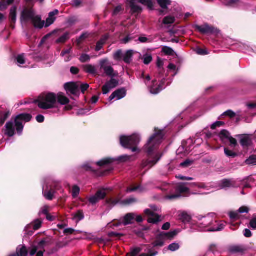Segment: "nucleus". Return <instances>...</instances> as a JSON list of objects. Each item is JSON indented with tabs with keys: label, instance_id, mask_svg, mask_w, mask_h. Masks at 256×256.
Instances as JSON below:
<instances>
[{
	"label": "nucleus",
	"instance_id": "nucleus-1",
	"mask_svg": "<svg viewBox=\"0 0 256 256\" xmlns=\"http://www.w3.org/2000/svg\"><path fill=\"white\" fill-rule=\"evenodd\" d=\"M164 134L162 132L158 130L148 140L147 144L144 147L145 152L148 156V159L142 162L144 167H148L149 168L154 166L160 159L162 154L156 152H155L158 146L161 143Z\"/></svg>",
	"mask_w": 256,
	"mask_h": 256
},
{
	"label": "nucleus",
	"instance_id": "nucleus-2",
	"mask_svg": "<svg viewBox=\"0 0 256 256\" xmlns=\"http://www.w3.org/2000/svg\"><path fill=\"white\" fill-rule=\"evenodd\" d=\"M70 100L64 94L60 92L58 94L48 93L44 94L38 98L36 100L39 108L47 110L57 108V105H66Z\"/></svg>",
	"mask_w": 256,
	"mask_h": 256
},
{
	"label": "nucleus",
	"instance_id": "nucleus-3",
	"mask_svg": "<svg viewBox=\"0 0 256 256\" xmlns=\"http://www.w3.org/2000/svg\"><path fill=\"white\" fill-rule=\"evenodd\" d=\"M32 116L30 114H22L18 115L14 120L8 122L6 125L4 134L8 136H12L16 130L18 134H21L23 128L24 122H30Z\"/></svg>",
	"mask_w": 256,
	"mask_h": 256
},
{
	"label": "nucleus",
	"instance_id": "nucleus-4",
	"mask_svg": "<svg viewBox=\"0 0 256 256\" xmlns=\"http://www.w3.org/2000/svg\"><path fill=\"white\" fill-rule=\"evenodd\" d=\"M186 184L181 183L176 185L175 187L176 192L174 194H170L164 197L165 200H172L181 196L182 194H188L190 192V189L186 186ZM188 184L191 188L198 187V188H206V185L204 184L200 183H188Z\"/></svg>",
	"mask_w": 256,
	"mask_h": 256
},
{
	"label": "nucleus",
	"instance_id": "nucleus-5",
	"mask_svg": "<svg viewBox=\"0 0 256 256\" xmlns=\"http://www.w3.org/2000/svg\"><path fill=\"white\" fill-rule=\"evenodd\" d=\"M130 158L131 156L128 155L122 156L116 158H107L98 162L96 164L102 168L106 169L107 172H109L113 169L114 165L118 164V162H125L130 160Z\"/></svg>",
	"mask_w": 256,
	"mask_h": 256
},
{
	"label": "nucleus",
	"instance_id": "nucleus-6",
	"mask_svg": "<svg viewBox=\"0 0 256 256\" xmlns=\"http://www.w3.org/2000/svg\"><path fill=\"white\" fill-rule=\"evenodd\" d=\"M140 138L138 134H134L130 136H120V143L126 148H130L132 152L138 150V144L140 143Z\"/></svg>",
	"mask_w": 256,
	"mask_h": 256
},
{
	"label": "nucleus",
	"instance_id": "nucleus-7",
	"mask_svg": "<svg viewBox=\"0 0 256 256\" xmlns=\"http://www.w3.org/2000/svg\"><path fill=\"white\" fill-rule=\"evenodd\" d=\"M130 7L131 8V10L134 13H140L142 12V8L140 6L138 3H140L144 6H146L150 10H153V2L152 0H126Z\"/></svg>",
	"mask_w": 256,
	"mask_h": 256
},
{
	"label": "nucleus",
	"instance_id": "nucleus-8",
	"mask_svg": "<svg viewBox=\"0 0 256 256\" xmlns=\"http://www.w3.org/2000/svg\"><path fill=\"white\" fill-rule=\"evenodd\" d=\"M166 80L164 79L160 82H158L156 80H152V84L148 86V89L152 94H156L160 92L162 90L165 88L166 86L169 85L172 82L171 79H168L167 84H165Z\"/></svg>",
	"mask_w": 256,
	"mask_h": 256
},
{
	"label": "nucleus",
	"instance_id": "nucleus-9",
	"mask_svg": "<svg viewBox=\"0 0 256 256\" xmlns=\"http://www.w3.org/2000/svg\"><path fill=\"white\" fill-rule=\"evenodd\" d=\"M150 209H146L144 211L145 216L148 218V222L151 224H156L160 221V216L156 214L158 208L156 206H150Z\"/></svg>",
	"mask_w": 256,
	"mask_h": 256
},
{
	"label": "nucleus",
	"instance_id": "nucleus-10",
	"mask_svg": "<svg viewBox=\"0 0 256 256\" xmlns=\"http://www.w3.org/2000/svg\"><path fill=\"white\" fill-rule=\"evenodd\" d=\"M135 218V214L134 213H129L126 214L122 218V220L118 221H114L112 222L109 223L108 226L110 228H117L120 226L122 224L124 226H126L132 224L134 222Z\"/></svg>",
	"mask_w": 256,
	"mask_h": 256
},
{
	"label": "nucleus",
	"instance_id": "nucleus-11",
	"mask_svg": "<svg viewBox=\"0 0 256 256\" xmlns=\"http://www.w3.org/2000/svg\"><path fill=\"white\" fill-rule=\"evenodd\" d=\"M198 227L200 230L213 224L214 222L213 217L210 214H208L205 216H198Z\"/></svg>",
	"mask_w": 256,
	"mask_h": 256
},
{
	"label": "nucleus",
	"instance_id": "nucleus-12",
	"mask_svg": "<svg viewBox=\"0 0 256 256\" xmlns=\"http://www.w3.org/2000/svg\"><path fill=\"white\" fill-rule=\"evenodd\" d=\"M218 136L223 143L230 142L232 147H235L237 145L236 140L233 138L226 130H224L220 131L218 134Z\"/></svg>",
	"mask_w": 256,
	"mask_h": 256
},
{
	"label": "nucleus",
	"instance_id": "nucleus-13",
	"mask_svg": "<svg viewBox=\"0 0 256 256\" xmlns=\"http://www.w3.org/2000/svg\"><path fill=\"white\" fill-rule=\"evenodd\" d=\"M100 68L103 70L104 74L108 76H112L114 74V70L112 66V64L109 62L108 59L102 60L100 62Z\"/></svg>",
	"mask_w": 256,
	"mask_h": 256
},
{
	"label": "nucleus",
	"instance_id": "nucleus-14",
	"mask_svg": "<svg viewBox=\"0 0 256 256\" xmlns=\"http://www.w3.org/2000/svg\"><path fill=\"white\" fill-rule=\"evenodd\" d=\"M240 185V182L238 180L224 179L220 182V188H237Z\"/></svg>",
	"mask_w": 256,
	"mask_h": 256
},
{
	"label": "nucleus",
	"instance_id": "nucleus-15",
	"mask_svg": "<svg viewBox=\"0 0 256 256\" xmlns=\"http://www.w3.org/2000/svg\"><path fill=\"white\" fill-rule=\"evenodd\" d=\"M106 189H102L98 190L94 195L90 196L88 198V202L92 205L96 204L100 200L104 198L106 195Z\"/></svg>",
	"mask_w": 256,
	"mask_h": 256
},
{
	"label": "nucleus",
	"instance_id": "nucleus-16",
	"mask_svg": "<svg viewBox=\"0 0 256 256\" xmlns=\"http://www.w3.org/2000/svg\"><path fill=\"white\" fill-rule=\"evenodd\" d=\"M196 28L198 30L204 34H216L219 32L218 29L210 26L208 24L196 26Z\"/></svg>",
	"mask_w": 256,
	"mask_h": 256
},
{
	"label": "nucleus",
	"instance_id": "nucleus-17",
	"mask_svg": "<svg viewBox=\"0 0 256 256\" xmlns=\"http://www.w3.org/2000/svg\"><path fill=\"white\" fill-rule=\"evenodd\" d=\"M118 84L117 80L112 78L110 80L107 82L102 88V94H108L112 89L115 88Z\"/></svg>",
	"mask_w": 256,
	"mask_h": 256
},
{
	"label": "nucleus",
	"instance_id": "nucleus-18",
	"mask_svg": "<svg viewBox=\"0 0 256 256\" xmlns=\"http://www.w3.org/2000/svg\"><path fill=\"white\" fill-rule=\"evenodd\" d=\"M126 96V90L124 88H120L112 93V94L109 97L108 100L110 101H111L113 100H118L124 98Z\"/></svg>",
	"mask_w": 256,
	"mask_h": 256
},
{
	"label": "nucleus",
	"instance_id": "nucleus-19",
	"mask_svg": "<svg viewBox=\"0 0 256 256\" xmlns=\"http://www.w3.org/2000/svg\"><path fill=\"white\" fill-rule=\"evenodd\" d=\"M80 88V83L78 82H70L64 84L66 90L72 94H76L78 92Z\"/></svg>",
	"mask_w": 256,
	"mask_h": 256
},
{
	"label": "nucleus",
	"instance_id": "nucleus-20",
	"mask_svg": "<svg viewBox=\"0 0 256 256\" xmlns=\"http://www.w3.org/2000/svg\"><path fill=\"white\" fill-rule=\"evenodd\" d=\"M249 208L246 206H242L236 212H230L229 214L230 217L232 220H237L240 218V214L242 213H248Z\"/></svg>",
	"mask_w": 256,
	"mask_h": 256
},
{
	"label": "nucleus",
	"instance_id": "nucleus-21",
	"mask_svg": "<svg viewBox=\"0 0 256 256\" xmlns=\"http://www.w3.org/2000/svg\"><path fill=\"white\" fill-rule=\"evenodd\" d=\"M141 250L140 248H135L131 250L128 256H137L140 252ZM148 254H142L140 256H156L158 254L157 252H152L150 250H148Z\"/></svg>",
	"mask_w": 256,
	"mask_h": 256
},
{
	"label": "nucleus",
	"instance_id": "nucleus-22",
	"mask_svg": "<svg viewBox=\"0 0 256 256\" xmlns=\"http://www.w3.org/2000/svg\"><path fill=\"white\" fill-rule=\"evenodd\" d=\"M34 16V14L33 11L24 10L22 12L21 21L22 22H26L29 20L32 21Z\"/></svg>",
	"mask_w": 256,
	"mask_h": 256
},
{
	"label": "nucleus",
	"instance_id": "nucleus-23",
	"mask_svg": "<svg viewBox=\"0 0 256 256\" xmlns=\"http://www.w3.org/2000/svg\"><path fill=\"white\" fill-rule=\"evenodd\" d=\"M58 13L59 12L58 10H54L48 14V16L46 20L45 27H48L54 22L56 19L55 16L58 15Z\"/></svg>",
	"mask_w": 256,
	"mask_h": 256
},
{
	"label": "nucleus",
	"instance_id": "nucleus-24",
	"mask_svg": "<svg viewBox=\"0 0 256 256\" xmlns=\"http://www.w3.org/2000/svg\"><path fill=\"white\" fill-rule=\"evenodd\" d=\"M32 22L34 25V27L42 28L44 26H45L44 21H42L41 20V18L38 16H34Z\"/></svg>",
	"mask_w": 256,
	"mask_h": 256
},
{
	"label": "nucleus",
	"instance_id": "nucleus-25",
	"mask_svg": "<svg viewBox=\"0 0 256 256\" xmlns=\"http://www.w3.org/2000/svg\"><path fill=\"white\" fill-rule=\"evenodd\" d=\"M214 225L210 227V228L208 229L207 230L209 232H217L223 230L225 226L224 223L220 222H218L216 221L213 222Z\"/></svg>",
	"mask_w": 256,
	"mask_h": 256
},
{
	"label": "nucleus",
	"instance_id": "nucleus-26",
	"mask_svg": "<svg viewBox=\"0 0 256 256\" xmlns=\"http://www.w3.org/2000/svg\"><path fill=\"white\" fill-rule=\"evenodd\" d=\"M178 218L183 223L186 224L190 222L192 216L188 212H183L178 215Z\"/></svg>",
	"mask_w": 256,
	"mask_h": 256
},
{
	"label": "nucleus",
	"instance_id": "nucleus-27",
	"mask_svg": "<svg viewBox=\"0 0 256 256\" xmlns=\"http://www.w3.org/2000/svg\"><path fill=\"white\" fill-rule=\"evenodd\" d=\"M138 52L133 50H128L124 54H123V60L124 62L130 64L132 60V57L134 54Z\"/></svg>",
	"mask_w": 256,
	"mask_h": 256
},
{
	"label": "nucleus",
	"instance_id": "nucleus-28",
	"mask_svg": "<svg viewBox=\"0 0 256 256\" xmlns=\"http://www.w3.org/2000/svg\"><path fill=\"white\" fill-rule=\"evenodd\" d=\"M16 6H13L10 10V18L11 22V27L12 28H14V24H15L16 20Z\"/></svg>",
	"mask_w": 256,
	"mask_h": 256
},
{
	"label": "nucleus",
	"instance_id": "nucleus-29",
	"mask_svg": "<svg viewBox=\"0 0 256 256\" xmlns=\"http://www.w3.org/2000/svg\"><path fill=\"white\" fill-rule=\"evenodd\" d=\"M240 144L244 148H246L250 146L252 143V140L248 136H240Z\"/></svg>",
	"mask_w": 256,
	"mask_h": 256
},
{
	"label": "nucleus",
	"instance_id": "nucleus-30",
	"mask_svg": "<svg viewBox=\"0 0 256 256\" xmlns=\"http://www.w3.org/2000/svg\"><path fill=\"white\" fill-rule=\"evenodd\" d=\"M84 70L86 72L93 76H96L97 74L96 66L91 64L85 66L84 67Z\"/></svg>",
	"mask_w": 256,
	"mask_h": 256
},
{
	"label": "nucleus",
	"instance_id": "nucleus-31",
	"mask_svg": "<svg viewBox=\"0 0 256 256\" xmlns=\"http://www.w3.org/2000/svg\"><path fill=\"white\" fill-rule=\"evenodd\" d=\"M108 35H104L101 38V39L96 44V51L98 52L102 48L103 45L105 44L106 42L108 39Z\"/></svg>",
	"mask_w": 256,
	"mask_h": 256
},
{
	"label": "nucleus",
	"instance_id": "nucleus-32",
	"mask_svg": "<svg viewBox=\"0 0 256 256\" xmlns=\"http://www.w3.org/2000/svg\"><path fill=\"white\" fill-rule=\"evenodd\" d=\"M54 191L53 190L50 189V190H45L44 188H43V194L45 198L48 200H52L53 198V196L54 194Z\"/></svg>",
	"mask_w": 256,
	"mask_h": 256
},
{
	"label": "nucleus",
	"instance_id": "nucleus-33",
	"mask_svg": "<svg viewBox=\"0 0 256 256\" xmlns=\"http://www.w3.org/2000/svg\"><path fill=\"white\" fill-rule=\"evenodd\" d=\"M18 256H26L28 254V250L24 246H19L16 250V254Z\"/></svg>",
	"mask_w": 256,
	"mask_h": 256
},
{
	"label": "nucleus",
	"instance_id": "nucleus-34",
	"mask_svg": "<svg viewBox=\"0 0 256 256\" xmlns=\"http://www.w3.org/2000/svg\"><path fill=\"white\" fill-rule=\"evenodd\" d=\"M72 219L76 222H79L82 220L84 218V214L82 211H78V212L74 213L72 214Z\"/></svg>",
	"mask_w": 256,
	"mask_h": 256
},
{
	"label": "nucleus",
	"instance_id": "nucleus-35",
	"mask_svg": "<svg viewBox=\"0 0 256 256\" xmlns=\"http://www.w3.org/2000/svg\"><path fill=\"white\" fill-rule=\"evenodd\" d=\"M176 231L170 232L167 233L163 232L160 234V236L164 238L170 239L172 238L176 234Z\"/></svg>",
	"mask_w": 256,
	"mask_h": 256
},
{
	"label": "nucleus",
	"instance_id": "nucleus-36",
	"mask_svg": "<svg viewBox=\"0 0 256 256\" xmlns=\"http://www.w3.org/2000/svg\"><path fill=\"white\" fill-rule=\"evenodd\" d=\"M158 4L163 9H166L168 6L170 4L169 0H156Z\"/></svg>",
	"mask_w": 256,
	"mask_h": 256
},
{
	"label": "nucleus",
	"instance_id": "nucleus-37",
	"mask_svg": "<svg viewBox=\"0 0 256 256\" xmlns=\"http://www.w3.org/2000/svg\"><path fill=\"white\" fill-rule=\"evenodd\" d=\"M16 60L17 64L20 66H22V65L24 64L26 62L24 54H22L18 56L16 58Z\"/></svg>",
	"mask_w": 256,
	"mask_h": 256
},
{
	"label": "nucleus",
	"instance_id": "nucleus-38",
	"mask_svg": "<svg viewBox=\"0 0 256 256\" xmlns=\"http://www.w3.org/2000/svg\"><path fill=\"white\" fill-rule=\"evenodd\" d=\"M162 52L166 55L173 56L174 54V52L172 48L166 46L162 48Z\"/></svg>",
	"mask_w": 256,
	"mask_h": 256
},
{
	"label": "nucleus",
	"instance_id": "nucleus-39",
	"mask_svg": "<svg viewBox=\"0 0 256 256\" xmlns=\"http://www.w3.org/2000/svg\"><path fill=\"white\" fill-rule=\"evenodd\" d=\"M229 250L232 254H236L242 252L243 251V248L240 246H232L230 248Z\"/></svg>",
	"mask_w": 256,
	"mask_h": 256
},
{
	"label": "nucleus",
	"instance_id": "nucleus-40",
	"mask_svg": "<svg viewBox=\"0 0 256 256\" xmlns=\"http://www.w3.org/2000/svg\"><path fill=\"white\" fill-rule=\"evenodd\" d=\"M248 165H256V156H252L245 161Z\"/></svg>",
	"mask_w": 256,
	"mask_h": 256
},
{
	"label": "nucleus",
	"instance_id": "nucleus-41",
	"mask_svg": "<svg viewBox=\"0 0 256 256\" xmlns=\"http://www.w3.org/2000/svg\"><path fill=\"white\" fill-rule=\"evenodd\" d=\"M175 18L172 16H168L163 20V23L165 24H172L174 22Z\"/></svg>",
	"mask_w": 256,
	"mask_h": 256
},
{
	"label": "nucleus",
	"instance_id": "nucleus-42",
	"mask_svg": "<svg viewBox=\"0 0 256 256\" xmlns=\"http://www.w3.org/2000/svg\"><path fill=\"white\" fill-rule=\"evenodd\" d=\"M10 115L9 112H6L4 114H2V112L0 111V124L1 125H2L4 123V122L6 119L8 118V117Z\"/></svg>",
	"mask_w": 256,
	"mask_h": 256
},
{
	"label": "nucleus",
	"instance_id": "nucleus-43",
	"mask_svg": "<svg viewBox=\"0 0 256 256\" xmlns=\"http://www.w3.org/2000/svg\"><path fill=\"white\" fill-rule=\"evenodd\" d=\"M224 152L225 154L228 157L234 158L237 156L236 153L235 152H234L232 150H228L227 148H224Z\"/></svg>",
	"mask_w": 256,
	"mask_h": 256
},
{
	"label": "nucleus",
	"instance_id": "nucleus-44",
	"mask_svg": "<svg viewBox=\"0 0 256 256\" xmlns=\"http://www.w3.org/2000/svg\"><path fill=\"white\" fill-rule=\"evenodd\" d=\"M142 60L145 64H148L152 62V56L150 54H146L144 55Z\"/></svg>",
	"mask_w": 256,
	"mask_h": 256
},
{
	"label": "nucleus",
	"instance_id": "nucleus-45",
	"mask_svg": "<svg viewBox=\"0 0 256 256\" xmlns=\"http://www.w3.org/2000/svg\"><path fill=\"white\" fill-rule=\"evenodd\" d=\"M80 189L79 187L76 186H74L72 190V194L74 198H76L79 194Z\"/></svg>",
	"mask_w": 256,
	"mask_h": 256
},
{
	"label": "nucleus",
	"instance_id": "nucleus-46",
	"mask_svg": "<svg viewBox=\"0 0 256 256\" xmlns=\"http://www.w3.org/2000/svg\"><path fill=\"white\" fill-rule=\"evenodd\" d=\"M119 200H113L112 198L108 199L106 201V204L110 206V207H112L116 206Z\"/></svg>",
	"mask_w": 256,
	"mask_h": 256
},
{
	"label": "nucleus",
	"instance_id": "nucleus-47",
	"mask_svg": "<svg viewBox=\"0 0 256 256\" xmlns=\"http://www.w3.org/2000/svg\"><path fill=\"white\" fill-rule=\"evenodd\" d=\"M123 56L122 52L120 50H118L114 54V58L116 60H122Z\"/></svg>",
	"mask_w": 256,
	"mask_h": 256
},
{
	"label": "nucleus",
	"instance_id": "nucleus-48",
	"mask_svg": "<svg viewBox=\"0 0 256 256\" xmlns=\"http://www.w3.org/2000/svg\"><path fill=\"white\" fill-rule=\"evenodd\" d=\"M68 38V34L65 33L62 36H61L56 40L57 42L63 43Z\"/></svg>",
	"mask_w": 256,
	"mask_h": 256
},
{
	"label": "nucleus",
	"instance_id": "nucleus-49",
	"mask_svg": "<svg viewBox=\"0 0 256 256\" xmlns=\"http://www.w3.org/2000/svg\"><path fill=\"white\" fill-rule=\"evenodd\" d=\"M180 248V246L178 244L176 243H172L169 245L168 247V250L172 251V252H174L178 250Z\"/></svg>",
	"mask_w": 256,
	"mask_h": 256
},
{
	"label": "nucleus",
	"instance_id": "nucleus-50",
	"mask_svg": "<svg viewBox=\"0 0 256 256\" xmlns=\"http://www.w3.org/2000/svg\"><path fill=\"white\" fill-rule=\"evenodd\" d=\"M90 58L89 55L87 54H82L80 56L79 60L82 62H86L89 61Z\"/></svg>",
	"mask_w": 256,
	"mask_h": 256
},
{
	"label": "nucleus",
	"instance_id": "nucleus-51",
	"mask_svg": "<svg viewBox=\"0 0 256 256\" xmlns=\"http://www.w3.org/2000/svg\"><path fill=\"white\" fill-rule=\"evenodd\" d=\"M134 191L142 192V189L140 186H134V188H128L126 190L127 192H131Z\"/></svg>",
	"mask_w": 256,
	"mask_h": 256
},
{
	"label": "nucleus",
	"instance_id": "nucleus-52",
	"mask_svg": "<svg viewBox=\"0 0 256 256\" xmlns=\"http://www.w3.org/2000/svg\"><path fill=\"white\" fill-rule=\"evenodd\" d=\"M90 34L88 32L82 34L80 38L77 40L78 44H80L84 40L88 38Z\"/></svg>",
	"mask_w": 256,
	"mask_h": 256
},
{
	"label": "nucleus",
	"instance_id": "nucleus-53",
	"mask_svg": "<svg viewBox=\"0 0 256 256\" xmlns=\"http://www.w3.org/2000/svg\"><path fill=\"white\" fill-rule=\"evenodd\" d=\"M136 202V198H128L126 200H125L123 201V204H133L134 202Z\"/></svg>",
	"mask_w": 256,
	"mask_h": 256
},
{
	"label": "nucleus",
	"instance_id": "nucleus-54",
	"mask_svg": "<svg viewBox=\"0 0 256 256\" xmlns=\"http://www.w3.org/2000/svg\"><path fill=\"white\" fill-rule=\"evenodd\" d=\"M42 225V221L40 220H37L34 222V223L33 225V228L34 230H37L40 228Z\"/></svg>",
	"mask_w": 256,
	"mask_h": 256
},
{
	"label": "nucleus",
	"instance_id": "nucleus-55",
	"mask_svg": "<svg viewBox=\"0 0 256 256\" xmlns=\"http://www.w3.org/2000/svg\"><path fill=\"white\" fill-rule=\"evenodd\" d=\"M222 115L226 116H228L232 118H234L236 114L233 111H232L231 110H228L226 111V112H224L222 114Z\"/></svg>",
	"mask_w": 256,
	"mask_h": 256
},
{
	"label": "nucleus",
	"instance_id": "nucleus-56",
	"mask_svg": "<svg viewBox=\"0 0 256 256\" xmlns=\"http://www.w3.org/2000/svg\"><path fill=\"white\" fill-rule=\"evenodd\" d=\"M224 124V123L222 122H216L211 126V128L214 130L217 127H220V126H223Z\"/></svg>",
	"mask_w": 256,
	"mask_h": 256
},
{
	"label": "nucleus",
	"instance_id": "nucleus-57",
	"mask_svg": "<svg viewBox=\"0 0 256 256\" xmlns=\"http://www.w3.org/2000/svg\"><path fill=\"white\" fill-rule=\"evenodd\" d=\"M138 40L142 43L150 42H151L150 38L145 36H140L138 38Z\"/></svg>",
	"mask_w": 256,
	"mask_h": 256
},
{
	"label": "nucleus",
	"instance_id": "nucleus-58",
	"mask_svg": "<svg viewBox=\"0 0 256 256\" xmlns=\"http://www.w3.org/2000/svg\"><path fill=\"white\" fill-rule=\"evenodd\" d=\"M250 226L254 229H256V218H252L250 222Z\"/></svg>",
	"mask_w": 256,
	"mask_h": 256
},
{
	"label": "nucleus",
	"instance_id": "nucleus-59",
	"mask_svg": "<svg viewBox=\"0 0 256 256\" xmlns=\"http://www.w3.org/2000/svg\"><path fill=\"white\" fill-rule=\"evenodd\" d=\"M196 53L200 55H206L208 54V52L206 50V49H202L198 48L196 50Z\"/></svg>",
	"mask_w": 256,
	"mask_h": 256
},
{
	"label": "nucleus",
	"instance_id": "nucleus-60",
	"mask_svg": "<svg viewBox=\"0 0 256 256\" xmlns=\"http://www.w3.org/2000/svg\"><path fill=\"white\" fill-rule=\"evenodd\" d=\"M48 206H43L42 208V209L40 212V214H42L46 216L48 214Z\"/></svg>",
	"mask_w": 256,
	"mask_h": 256
},
{
	"label": "nucleus",
	"instance_id": "nucleus-61",
	"mask_svg": "<svg viewBox=\"0 0 256 256\" xmlns=\"http://www.w3.org/2000/svg\"><path fill=\"white\" fill-rule=\"evenodd\" d=\"M80 87L82 92H84L89 87V85L87 84H80Z\"/></svg>",
	"mask_w": 256,
	"mask_h": 256
},
{
	"label": "nucleus",
	"instance_id": "nucleus-62",
	"mask_svg": "<svg viewBox=\"0 0 256 256\" xmlns=\"http://www.w3.org/2000/svg\"><path fill=\"white\" fill-rule=\"evenodd\" d=\"M192 162L190 160H186L184 162H182L180 166L182 167H187L192 164Z\"/></svg>",
	"mask_w": 256,
	"mask_h": 256
},
{
	"label": "nucleus",
	"instance_id": "nucleus-63",
	"mask_svg": "<svg viewBox=\"0 0 256 256\" xmlns=\"http://www.w3.org/2000/svg\"><path fill=\"white\" fill-rule=\"evenodd\" d=\"M153 247H156V246H162L164 245V242L163 241L161 240H158L155 241L153 244Z\"/></svg>",
	"mask_w": 256,
	"mask_h": 256
},
{
	"label": "nucleus",
	"instance_id": "nucleus-64",
	"mask_svg": "<svg viewBox=\"0 0 256 256\" xmlns=\"http://www.w3.org/2000/svg\"><path fill=\"white\" fill-rule=\"evenodd\" d=\"M93 164H86L83 165L82 167L86 170L93 171L94 170L92 168Z\"/></svg>",
	"mask_w": 256,
	"mask_h": 256
}]
</instances>
